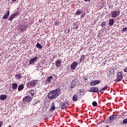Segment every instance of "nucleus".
Segmentation results:
<instances>
[{
    "label": "nucleus",
    "mask_w": 127,
    "mask_h": 127,
    "mask_svg": "<svg viewBox=\"0 0 127 127\" xmlns=\"http://www.w3.org/2000/svg\"><path fill=\"white\" fill-rule=\"evenodd\" d=\"M84 60H85V55H82L79 60L80 63H82V62H84Z\"/></svg>",
    "instance_id": "obj_20"
},
{
    "label": "nucleus",
    "mask_w": 127,
    "mask_h": 127,
    "mask_svg": "<svg viewBox=\"0 0 127 127\" xmlns=\"http://www.w3.org/2000/svg\"><path fill=\"white\" fill-rule=\"evenodd\" d=\"M94 81L95 85L99 84L100 82L99 80H94Z\"/></svg>",
    "instance_id": "obj_33"
},
{
    "label": "nucleus",
    "mask_w": 127,
    "mask_h": 127,
    "mask_svg": "<svg viewBox=\"0 0 127 127\" xmlns=\"http://www.w3.org/2000/svg\"><path fill=\"white\" fill-rule=\"evenodd\" d=\"M82 13H83V11L82 10H78L76 12V14L77 15H80V14H82Z\"/></svg>",
    "instance_id": "obj_26"
},
{
    "label": "nucleus",
    "mask_w": 127,
    "mask_h": 127,
    "mask_svg": "<svg viewBox=\"0 0 127 127\" xmlns=\"http://www.w3.org/2000/svg\"><path fill=\"white\" fill-rule=\"evenodd\" d=\"M12 1H16L17 0H12Z\"/></svg>",
    "instance_id": "obj_43"
},
{
    "label": "nucleus",
    "mask_w": 127,
    "mask_h": 127,
    "mask_svg": "<svg viewBox=\"0 0 127 127\" xmlns=\"http://www.w3.org/2000/svg\"><path fill=\"white\" fill-rule=\"evenodd\" d=\"M126 61H127V59Z\"/></svg>",
    "instance_id": "obj_48"
},
{
    "label": "nucleus",
    "mask_w": 127,
    "mask_h": 127,
    "mask_svg": "<svg viewBox=\"0 0 127 127\" xmlns=\"http://www.w3.org/2000/svg\"><path fill=\"white\" fill-rule=\"evenodd\" d=\"M126 31H127V27L123 28L122 29V32H126Z\"/></svg>",
    "instance_id": "obj_34"
},
{
    "label": "nucleus",
    "mask_w": 127,
    "mask_h": 127,
    "mask_svg": "<svg viewBox=\"0 0 127 127\" xmlns=\"http://www.w3.org/2000/svg\"><path fill=\"white\" fill-rule=\"evenodd\" d=\"M82 92H84V90L83 89H79L78 92L79 93V94H81V93H82Z\"/></svg>",
    "instance_id": "obj_37"
},
{
    "label": "nucleus",
    "mask_w": 127,
    "mask_h": 127,
    "mask_svg": "<svg viewBox=\"0 0 127 127\" xmlns=\"http://www.w3.org/2000/svg\"><path fill=\"white\" fill-rule=\"evenodd\" d=\"M76 86V80H73L70 84L71 89H73L74 87Z\"/></svg>",
    "instance_id": "obj_16"
},
{
    "label": "nucleus",
    "mask_w": 127,
    "mask_h": 127,
    "mask_svg": "<svg viewBox=\"0 0 127 127\" xmlns=\"http://www.w3.org/2000/svg\"><path fill=\"white\" fill-rule=\"evenodd\" d=\"M123 79V74L122 72H119L118 73V76L117 79L115 80L116 82H121Z\"/></svg>",
    "instance_id": "obj_6"
},
{
    "label": "nucleus",
    "mask_w": 127,
    "mask_h": 127,
    "mask_svg": "<svg viewBox=\"0 0 127 127\" xmlns=\"http://www.w3.org/2000/svg\"><path fill=\"white\" fill-rule=\"evenodd\" d=\"M51 111H55V104L54 103L52 104V107L51 108Z\"/></svg>",
    "instance_id": "obj_27"
},
{
    "label": "nucleus",
    "mask_w": 127,
    "mask_h": 127,
    "mask_svg": "<svg viewBox=\"0 0 127 127\" xmlns=\"http://www.w3.org/2000/svg\"><path fill=\"white\" fill-rule=\"evenodd\" d=\"M36 84H37V80H33L29 82H28L26 84L27 88H31V87H34L36 86Z\"/></svg>",
    "instance_id": "obj_3"
},
{
    "label": "nucleus",
    "mask_w": 127,
    "mask_h": 127,
    "mask_svg": "<svg viewBox=\"0 0 127 127\" xmlns=\"http://www.w3.org/2000/svg\"><path fill=\"white\" fill-rule=\"evenodd\" d=\"M27 27V25H22L20 26L19 29L21 32H23V31H25V29H26Z\"/></svg>",
    "instance_id": "obj_10"
},
{
    "label": "nucleus",
    "mask_w": 127,
    "mask_h": 127,
    "mask_svg": "<svg viewBox=\"0 0 127 127\" xmlns=\"http://www.w3.org/2000/svg\"><path fill=\"white\" fill-rule=\"evenodd\" d=\"M40 103V100H37V101H36V102H35V105L36 104H38V103Z\"/></svg>",
    "instance_id": "obj_38"
},
{
    "label": "nucleus",
    "mask_w": 127,
    "mask_h": 127,
    "mask_svg": "<svg viewBox=\"0 0 127 127\" xmlns=\"http://www.w3.org/2000/svg\"><path fill=\"white\" fill-rule=\"evenodd\" d=\"M114 23H115V20H114V19H110L109 21V25L110 26L114 25Z\"/></svg>",
    "instance_id": "obj_19"
},
{
    "label": "nucleus",
    "mask_w": 127,
    "mask_h": 127,
    "mask_svg": "<svg viewBox=\"0 0 127 127\" xmlns=\"http://www.w3.org/2000/svg\"><path fill=\"white\" fill-rule=\"evenodd\" d=\"M65 104H66L67 105H68V101H67V102H65Z\"/></svg>",
    "instance_id": "obj_44"
},
{
    "label": "nucleus",
    "mask_w": 127,
    "mask_h": 127,
    "mask_svg": "<svg viewBox=\"0 0 127 127\" xmlns=\"http://www.w3.org/2000/svg\"><path fill=\"white\" fill-rule=\"evenodd\" d=\"M18 15V12H16L12 14L9 16V17L8 19V20H9L10 21H12V20L13 18L15 17V16H17Z\"/></svg>",
    "instance_id": "obj_9"
},
{
    "label": "nucleus",
    "mask_w": 127,
    "mask_h": 127,
    "mask_svg": "<svg viewBox=\"0 0 127 127\" xmlns=\"http://www.w3.org/2000/svg\"><path fill=\"white\" fill-rule=\"evenodd\" d=\"M0 100H1L2 101H3V100H5V99H6V95H2L0 97Z\"/></svg>",
    "instance_id": "obj_25"
},
{
    "label": "nucleus",
    "mask_w": 127,
    "mask_h": 127,
    "mask_svg": "<svg viewBox=\"0 0 127 127\" xmlns=\"http://www.w3.org/2000/svg\"><path fill=\"white\" fill-rule=\"evenodd\" d=\"M3 122L0 121V127H1V126H2Z\"/></svg>",
    "instance_id": "obj_39"
},
{
    "label": "nucleus",
    "mask_w": 127,
    "mask_h": 127,
    "mask_svg": "<svg viewBox=\"0 0 127 127\" xmlns=\"http://www.w3.org/2000/svg\"><path fill=\"white\" fill-rule=\"evenodd\" d=\"M36 47L39 49H42L43 48L42 46H41V45L39 43H37Z\"/></svg>",
    "instance_id": "obj_24"
},
{
    "label": "nucleus",
    "mask_w": 127,
    "mask_h": 127,
    "mask_svg": "<svg viewBox=\"0 0 127 127\" xmlns=\"http://www.w3.org/2000/svg\"><path fill=\"white\" fill-rule=\"evenodd\" d=\"M124 72H126L127 73V67L124 69Z\"/></svg>",
    "instance_id": "obj_41"
},
{
    "label": "nucleus",
    "mask_w": 127,
    "mask_h": 127,
    "mask_svg": "<svg viewBox=\"0 0 127 127\" xmlns=\"http://www.w3.org/2000/svg\"><path fill=\"white\" fill-rule=\"evenodd\" d=\"M77 66H78V63H77V62H74L71 64L70 68L71 70H75Z\"/></svg>",
    "instance_id": "obj_7"
},
{
    "label": "nucleus",
    "mask_w": 127,
    "mask_h": 127,
    "mask_svg": "<svg viewBox=\"0 0 127 127\" xmlns=\"http://www.w3.org/2000/svg\"><path fill=\"white\" fill-rule=\"evenodd\" d=\"M46 81V82H47V83H49V84H51V83L53 82V77L52 76H50L47 78Z\"/></svg>",
    "instance_id": "obj_12"
},
{
    "label": "nucleus",
    "mask_w": 127,
    "mask_h": 127,
    "mask_svg": "<svg viewBox=\"0 0 127 127\" xmlns=\"http://www.w3.org/2000/svg\"><path fill=\"white\" fill-rule=\"evenodd\" d=\"M89 91L91 93H98L99 92V88L98 87H91Z\"/></svg>",
    "instance_id": "obj_8"
},
{
    "label": "nucleus",
    "mask_w": 127,
    "mask_h": 127,
    "mask_svg": "<svg viewBox=\"0 0 127 127\" xmlns=\"http://www.w3.org/2000/svg\"><path fill=\"white\" fill-rule=\"evenodd\" d=\"M91 0H84L85 1H90Z\"/></svg>",
    "instance_id": "obj_42"
},
{
    "label": "nucleus",
    "mask_w": 127,
    "mask_h": 127,
    "mask_svg": "<svg viewBox=\"0 0 127 127\" xmlns=\"http://www.w3.org/2000/svg\"><path fill=\"white\" fill-rule=\"evenodd\" d=\"M98 125H99L100 126H101L102 127H105V125H106V123H105V122H102L98 123Z\"/></svg>",
    "instance_id": "obj_28"
},
{
    "label": "nucleus",
    "mask_w": 127,
    "mask_h": 127,
    "mask_svg": "<svg viewBox=\"0 0 127 127\" xmlns=\"http://www.w3.org/2000/svg\"><path fill=\"white\" fill-rule=\"evenodd\" d=\"M12 89L13 90H16V89H17L18 85L17 83H13L12 84Z\"/></svg>",
    "instance_id": "obj_22"
},
{
    "label": "nucleus",
    "mask_w": 127,
    "mask_h": 127,
    "mask_svg": "<svg viewBox=\"0 0 127 127\" xmlns=\"http://www.w3.org/2000/svg\"><path fill=\"white\" fill-rule=\"evenodd\" d=\"M9 16V10H8L6 14L3 16V19H7Z\"/></svg>",
    "instance_id": "obj_17"
},
{
    "label": "nucleus",
    "mask_w": 127,
    "mask_h": 127,
    "mask_svg": "<svg viewBox=\"0 0 127 127\" xmlns=\"http://www.w3.org/2000/svg\"><path fill=\"white\" fill-rule=\"evenodd\" d=\"M61 90L60 88H57L54 90L51 91L47 95V97L48 99L50 100H55V99H57V97L61 94Z\"/></svg>",
    "instance_id": "obj_1"
},
{
    "label": "nucleus",
    "mask_w": 127,
    "mask_h": 127,
    "mask_svg": "<svg viewBox=\"0 0 127 127\" xmlns=\"http://www.w3.org/2000/svg\"><path fill=\"white\" fill-rule=\"evenodd\" d=\"M30 94H31V96H33L34 95V91H33V90H31L30 91Z\"/></svg>",
    "instance_id": "obj_31"
},
{
    "label": "nucleus",
    "mask_w": 127,
    "mask_h": 127,
    "mask_svg": "<svg viewBox=\"0 0 127 127\" xmlns=\"http://www.w3.org/2000/svg\"><path fill=\"white\" fill-rule=\"evenodd\" d=\"M120 13H121V12H120V11L115 10L111 12V15L113 18H115L116 17H118V16L120 15Z\"/></svg>",
    "instance_id": "obj_4"
},
{
    "label": "nucleus",
    "mask_w": 127,
    "mask_h": 127,
    "mask_svg": "<svg viewBox=\"0 0 127 127\" xmlns=\"http://www.w3.org/2000/svg\"><path fill=\"white\" fill-rule=\"evenodd\" d=\"M31 100H32V97H31V96L29 95L25 96L23 99V102H25V103H30V102H31Z\"/></svg>",
    "instance_id": "obj_5"
},
{
    "label": "nucleus",
    "mask_w": 127,
    "mask_h": 127,
    "mask_svg": "<svg viewBox=\"0 0 127 127\" xmlns=\"http://www.w3.org/2000/svg\"><path fill=\"white\" fill-rule=\"evenodd\" d=\"M92 105L93 106V107H97V106H98V103H97V102L94 101L92 103Z\"/></svg>",
    "instance_id": "obj_29"
},
{
    "label": "nucleus",
    "mask_w": 127,
    "mask_h": 127,
    "mask_svg": "<svg viewBox=\"0 0 127 127\" xmlns=\"http://www.w3.org/2000/svg\"><path fill=\"white\" fill-rule=\"evenodd\" d=\"M38 59V57H35L34 58L31 59L29 61V64L31 65L32 64H34L35 63V61Z\"/></svg>",
    "instance_id": "obj_11"
},
{
    "label": "nucleus",
    "mask_w": 127,
    "mask_h": 127,
    "mask_svg": "<svg viewBox=\"0 0 127 127\" xmlns=\"http://www.w3.org/2000/svg\"><path fill=\"white\" fill-rule=\"evenodd\" d=\"M101 27H104V26H106V23L105 22H103L101 24Z\"/></svg>",
    "instance_id": "obj_30"
},
{
    "label": "nucleus",
    "mask_w": 127,
    "mask_h": 127,
    "mask_svg": "<svg viewBox=\"0 0 127 127\" xmlns=\"http://www.w3.org/2000/svg\"><path fill=\"white\" fill-rule=\"evenodd\" d=\"M78 28V25L74 24L73 25V29H77Z\"/></svg>",
    "instance_id": "obj_32"
},
{
    "label": "nucleus",
    "mask_w": 127,
    "mask_h": 127,
    "mask_svg": "<svg viewBox=\"0 0 127 127\" xmlns=\"http://www.w3.org/2000/svg\"><path fill=\"white\" fill-rule=\"evenodd\" d=\"M118 116L116 115H113L111 116H110L109 118L106 120V122L108 124H112L115 123V121L117 120Z\"/></svg>",
    "instance_id": "obj_2"
},
{
    "label": "nucleus",
    "mask_w": 127,
    "mask_h": 127,
    "mask_svg": "<svg viewBox=\"0 0 127 127\" xmlns=\"http://www.w3.org/2000/svg\"><path fill=\"white\" fill-rule=\"evenodd\" d=\"M56 66L57 68H60L61 66V60H57L55 62Z\"/></svg>",
    "instance_id": "obj_13"
},
{
    "label": "nucleus",
    "mask_w": 127,
    "mask_h": 127,
    "mask_svg": "<svg viewBox=\"0 0 127 127\" xmlns=\"http://www.w3.org/2000/svg\"><path fill=\"white\" fill-rule=\"evenodd\" d=\"M61 110H64V109H67V106H66V104L64 102H62L61 105Z\"/></svg>",
    "instance_id": "obj_18"
},
{
    "label": "nucleus",
    "mask_w": 127,
    "mask_h": 127,
    "mask_svg": "<svg viewBox=\"0 0 127 127\" xmlns=\"http://www.w3.org/2000/svg\"><path fill=\"white\" fill-rule=\"evenodd\" d=\"M106 127H109V126H106Z\"/></svg>",
    "instance_id": "obj_47"
},
{
    "label": "nucleus",
    "mask_w": 127,
    "mask_h": 127,
    "mask_svg": "<svg viewBox=\"0 0 127 127\" xmlns=\"http://www.w3.org/2000/svg\"><path fill=\"white\" fill-rule=\"evenodd\" d=\"M83 79L84 80V81H87L88 80V78H86V77H83Z\"/></svg>",
    "instance_id": "obj_40"
},
{
    "label": "nucleus",
    "mask_w": 127,
    "mask_h": 127,
    "mask_svg": "<svg viewBox=\"0 0 127 127\" xmlns=\"http://www.w3.org/2000/svg\"><path fill=\"white\" fill-rule=\"evenodd\" d=\"M73 101H74L75 102L77 101L78 100V95L75 94L73 95L72 97Z\"/></svg>",
    "instance_id": "obj_23"
},
{
    "label": "nucleus",
    "mask_w": 127,
    "mask_h": 127,
    "mask_svg": "<svg viewBox=\"0 0 127 127\" xmlns=\"http://www.w3.org/2000/svg\"><path fill=\"white\" fill-rule=\"evenodd\" d=\"M90 85L91 86H95L96 84L94 81H92L90 83Z\"/></svg>",
    "instance_id": "obj_36"
},
{
    "label": "nucleus",
    "mask_w": 127,
    "mask_h": 127,
    "mask_svg": "<svg viewBox=\"0 0 127 127\" xmlns=\"http://www.w3.org/2000/svg\"><path fill=\"white\" fill-rule=\"evenodd\" d=\"M123 123L124 124V125L127 124V119H124L123 121Z\"/></svg>",
    "instance_id": "obj_35"
},
{
    "label": "nucleus",
    "mask_w": 127,
    "mask_h": 127,
    "mask_svg": "<svg viewBox=\"0 0 127 127\" xmlns=\"http://www.w3.org/2000/svg\"><path fill=\"white\" fill-rule=\"evenodd\" d=\"M15 77L16 80H20L22 78V75H21V73H18L15 75Z\"/></svg>",
    "instance_id": "obj_15"
},
{
    "label": "nucleus",
    "mask_w": 127,
    "mask_h": 127,
    "mask_svg": "<svg viewBox=\"0 0 127 127\" xmlns=\"http://www.w3.org/2000/svg\"><path fill=\"white\" fill-rule=\"evenodd\" d=\"M112 7L114 6L113 5H111Z\"/></svg>",
    "instance_id": "obj_45"
},
{
    "label": "nucleus",
    "mask_w": 127,
    "mask_h": 127,
    "mask_svg": "<svg viewBox=\"0 0 127 127\" xmlns=\"http://www.w3.org/2000/svg\"><path fill=\"white\" fill-rule=\"evenodd\" d=\"M24 88V86L23 84H21L18 86V91H22L23 89Z\"/></svg>",
    "instance_id": "obj_21"
},
{
    "label": "nucleus",
    "mask_w": 127,
    "mask_h": 127,
    "mask_svg": "<svg viewBox=\"0 0 127 127\" xmlns=\"http://www.w3.org/2000/svg\"><path fill=\"white\" fill-rule=\"evenodd\" d=\"M109 88H110L109 86H108V85L105 86L104 87L102 88V89L98 91V93H104V92H105V91H106V90H108V89H109Z\"/></svg>",
    "instance_id": "obj_14"
},
{
    "label": "nucleus",
    "mask_w": 127,
    "mask_h": 127,
    "mask_svg": "<svg viewBox=\"0 0 127 127\" xmlns=\"http://www.w3.org/2000/svg\"><path fill=\"white\" fill-rule=\"evenodd\" d=\"M8 127H11V126H9Z\"/></svg>",
    "instance_id": "obj_46"
}]
</instances>
